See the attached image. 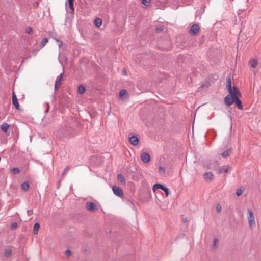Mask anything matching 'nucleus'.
Wrapping results in <instances>:
<instances>
[{
    "label": "nucleus",
    "instance_id": "obj_9",
    "mask_svg": "<svg viewBox=\"0 0 261 261\" xmlns=\"http://www.w3.org/2000/svg\"><path fill=\"white\" fill-rule=\"evenodd\" d=\"M141 159L142 161L145 163H148L150 160L149 154L146 152H144L141 154Z\"/></svg>",
    "mask_w": 261,
    "mask_h": 261
},
{
    "label": "nucleus",
    "instance_id": "obj_25",
    "mask_svg": "<svg viewBox=\"0 0 261 261\" xmlns=\"http://www.w3.org/2000/svg\"><path fill=\"white\" fill-rule=\"evenodd\" d=\"M117 178H118V180L121 184H125V178H124V176H123V175H122L121 174H119L118 175Z\"/></svg>",
    "mask_w": 261,
    "mask_h": 261
},
{
    "label": "nucleus",
    "instance_id": "obj_30",
    "mask_svg": "<svg viewBox=\"0 0 261 261\" xmlns=\"http://www.w3.org/2000/svg\"><path fill=\"white\" fill-rule=\"evenodd\" d=\"M70 168V167L69 166H67L64 170L63 171V172L61 174V178H63L64 176L66 174V172H68Z\"/></svg>",
    "mask_w": 261,
    "mask_h": 261
},
{
    "label": "nucleus",
    "instance_id": "obj_10",
    "mask_svg": "<svg viewBox=\"0 0 261 261\" xmlns=\"http://www.w3.org/2000/svg\"><path fill=\"white\" fill-rule=\"evenodd\" d=\"M204 178L207 181H212L214 179V175L211 172H206L203 175Z\"/></svg>",
    "mask_w": 261,
    "mask_h": 261
},
{
    "label": "nucleus",
    "instance_id": "obj_13",
    "mask_svg": "<svg viewBox=\"0 0 261 261\" xmlns=\"http://www.w3.org/2000/svg\"><path fill=\"white\" fill-rule=\"evenodd\" d=\"M229 169V167L228 165H225L220 167L218 169V173L221 174L222 173H227L228 172Z\"/></svg>",
    "mask_w": 261,
    "mask_h": 261
},
{
    "label": "nucleus",
    "instance_id": "obj_38",
    "mask_svg": "<svg viewBox=\"0 0 261 261\" xmlns=\"http://www.w3.org/2000/svg\"><path fill=\"white\" fill-rule=\"evenodd\" d=\"M17 227V224L16 222H13L11 224V228L12 229H14L15 228H16Z\"/></svg>",
    "mask_w": 261,
    "mask_h": 261
},
{
    "label": "nucleus",
    "instance_id": "obj_19",
    "mask_svg": "<svg viewBox=\"0 0 261 261\" xmlns=\"http://www.w3.org/2000/svg\"><path fill=\"white\" fill-rule=\"evenodd\" d=\"M40 228V224L39 223L36 222L34 225L33 231L35 234H37Z\"/></svg>",
    "mask_w": 261,
    "mask_h": 261
},
{
    "label": "nucleus",
    "instance_id": "obj_14",
    "mask_svg": "<svg viewBox=\"0 0 261 261\" xmlns=\"http://www.w3.org/2000/svg\"><path fill=\"white\" fill-rule=\"evenodd\" d=\"M235 98V99H234V103H235V105L236 106L238 107V108L240 110H242L243 109V105H242V102L240 100V99L239 98L238 96H236L234 97Z\"/></svg>",
    "mask_w": 261,
    "mask_h": 261
},
{
    "label": "nucleus",
    "instance_id": "obj_32",
    "mask_svg": "<svg viewBox=\"0 0 261 261\" xmlns=\"http://www.w3.org/2000/svg\"><path fill=\"white\" fill-rule=\"evenodd\" d=\"M12 251L10 249H6L5 251V255L6 257H9L11 254Z\"/></svg>",
    "mask_w": 261,
    "mask_h": 261
},
{
    "label": "nucleus",
    "instance_id": "obj_8",
    "mask_svg": "<svg viewBox=\"0 0 261 261\" xmlns=\"http://www.w3.org/2000/svg\"><path fill=\"white\" fill-rule=\"evenodd\" d=\"M12 103L15 108L17 110H19V105L17 100L16 95L15 94V92H13L12 93Z\"/></svg>",
    "mask_w": 261,
    "mask_h": 261
},
{
    "label": "nucleus",
    "instance_id": "obj_2",
    "mask_svg": "<svg viewBox=\"0 0 261 261\" xmlns=\"http://www.w3.org/2000/svg\"><path fill=\"white\" fill-rule=\"evenodd\" d=\"M72 129L70 127H68L67 126H64L62 127H61L58 130V134L57 135L59 137H65L72 132Z\"/></svg>",
    "mask_w": 261,
    "mask_h": 261
},
{
    "label": "nucleus",
    "instance_id": "obj_46",
    "mask_svg": "<svg viewBox=\"0 0 261 261\" xmlns=\"http://www.w3.org/2000/svg\"><path fill=\"white\" fill-rule=\"evenodd\" d=\"M124 74L125 75H127L126 71L125 70L124 71Z\"/></svg>",
    "mask_w": 261,
    "mask_h": 261
},
{
    "label": "nucleus",
    "instance_id": "obj_6",
    "mask_svg": "<svg viewBox=\"0 0 261 261\" xmlns=\"http://www.w3.org/2000/svg\"><path fill=\"white\" fill-rule=\"evenodd\" d=\"M112 190H113L114 193L116 195H117L120 197H122L123 196V192L121 188H119V187L114 186L113 187Z\"/></svg>",
    "mask_w": 261,
    "mask_h": 261
},
{
    "label": "nucleus",
    "instance_id": "obj_33",
    "mask_svg": "<svg viewBox=\"0 0 261 261\" xmlns=\"http://www.w3.org/2000/svg\"><path fill=\"white\" fill-rule=\"evenodd\" d=\"M151 2V0H142V4L146 6H148L150 5Z\"/></svg>",
    "mask_w": 261,
    "mask_h": 261
},
{
    "label": "nucleus",
    "instance_id": "obj_42",
    "mask_svg": "<svg viewBox=\"0 0 261 261\" xmlns=\"http://www.w3.org/2000/svg\"><path fill=\"white\" fill-rule=\"evenodd\" d=\"M46 105L47 109L45 110V113H47L49 111V104L48 103H46Z\"/></svg>",
    "mask_w": 261,
    "mask_h": 261
},
{
    "label": "nucleus",
    "instance_id": "obj_26",
    "mask_svg": "<svg viewBox=\"0 0 261 261\" xmlns=\"http://www.w3.org/2000/svg\"><path fill=\"white\" fill-rule=\"evenodd\" d=\"M85 92V88L83 85H80L78 87V92L80 94H83Z\"/></svg>",
    "mask_w": 261,
    "mask_h": 261
},
{
    "label": "nucleus",
    "instance_id": "obj_24",
    "mask_svg": "<svg viewBox=\"0 0 261 261\" xmlns=\"http://www.w3.org/2000/svg\"><path fill=\"white\" fill-rule=\"evenodd\" d=\"M9 127V125L7 123H4L2 124L1 126V128L2 130H3L4 132H6L7 130L8 129Z\"/></svg>",
    "mask_w": 261,
    "mask_h": 261
},
{
    "label": "nucleus",
    "instance_id": "obj_39",
    "mask_svg": "<svg viewBox=\"0 0 261 261\" xmlns=\"http://www.w3.org/2000/svg\"><path fill=\"white\" fill-rule=\"evenodd\" d=\"M65 254L67 256H70L72 254L71 250L67 249L65 251Z\"/></svg>",
    "mask_w": 261,
    "mask_h": 261
},
{
    "label": "nucleus",
    "instance_id": "obj_11",
    "mask_svg": "<svg viewBox=\"0 0 261 261\" xmlns=\"http://www.w3.org/2000/svg\"><path fill=\"white\" fill-rule=\"evenodd\" d=\"M229 93L233 96V95H237L240 96L241 93L238 88L236 86H233V88H231V92H228Z\"/></svg>",
    "mask_w": 261,
    "mask_h": 261
},
{
    "label": "nucleus",
    "instance_id": "obj_3",
    "mask_svg": "<svg viewBox=\"0 0 261 261\" xmlns=\"http://www.w3.org/2000/svg\"><path fill=\"white\" fill-rule=\"evenodd\" d=\"M236 96L237 95L232 96L230 94L226 95L224 98V102L226 105L228 107L230 106L233 103H234L235 99L234 97Z\"/></svg>",
    "mask_w": 261,
    "mask_h": 261
},
{
    "label": "nucleus",
    "instance_id": "obj_40",
    "mask_svg": "<svg viewBox=\"0 0 261 261\" xmlns=\"http://www.w3.org/2000/svg\"><path fill=\"white\" fill-rule=\"evenodd\" d=\"M33 31V30H32V28L30 27H27V29H26V32L30 34L31 33V32H32Z\"/></svg>",
    "mask_w": 261,
    "mask_h": 261
},
{
    "label": "nucleus",
    "instance_id": "obj_41",
    "mask_svg": "<svg viewBox=\"0 0 261 261\" xmlns=\"http://www.w3.org/2000/svg\"><path fill=\"white\" fill-rule=\"evenodd\" d=\"M159 172L160 173H165V169L163 167H160L159 168Z\"/></svg>",
    "mask_w": 261,
    "mask_h": 261
},
{
    "label": "nucleus",
    "instance_id": "obj_18",
    "mask_svg": "<svg viewBox=\"0 0 261 261\" xmlns=\"http://www.w3.org/2000/svg\"><path fill=\"white\" fill-rule=\"evenodd\" d=\"M257 61L256 59H251L249 62V64L252 68H255L257 65Z\"/></svg>",
    "mask_w": 261,
    "mask_h": 261
},
{
    "label": "nucleus",
    "instance_id": "obj_1",
    "mask_svg": "<svg viewBox=\"0 0 261 261\" xmlns=\"http://www.w3.org/2000/svg\"><path fill=\"white\" fill-rule=\"evenodd\" d=\"M248 221L250 229L252 230L256 227V223L253 212L251 208H248Z\"/></svg>",
    "mask_w": 261,
    "mask_h": 261
},
{
    "label": "nucleus",
    "instance_id": "obj_37",
    "mask_svg": "<svg viewBox=\"0 0 261 261\" xmlns=\"http://www.w3.org/2000/svg\"><path fill=\"white\" fill-rule=\"evenodd\" d=\"M163 30H164L163 27H157L156 28V31L158 32H161L163 31Z\"/></svg>",
    "mask_w": 261,
    "mask_h": 261
},
{
    "label": "nucleus",
    "instance_id": "obj_34",
    "mask_svg": "<svg viewBox=\"0 0 261 261\" xmlns=\"http://www.w3.org/2000/svg\"><path fill=\"white\" fill-rule=\"evenodd\" d=\"M222 208L220 204H218L216 205V211L218 213H220L221 211Z\"/></svg>",
    "mask_w": 261,
    "mask_h": 261
},
{
    "label": "nucleus",
    "instance_id": "obj_22",
    "mask_svg": "<svg viewBox=\"0 0 261 261\" xmlns=\"http://www.w3.org/2000/svg\"><path fill=\"white\" fill-rule=\"evenodd\" d=\"M29 188V184L28 182L25 181L21 185V189L24 191H27Z\"/></svg>",
    "mask_w": 261,
    "mask_h": 261
},
{
    "label": "nucleus",
    "instance_id": "obj_44",
    "mask_svg": "<svg viewBox=\"0 0 261 261\" xmlns=\"http://www.w3.org/2000/svg\"><path fill=\"white\" fill-rule=\"evenodd\" d=\"M182 221H183V222H186V221H187V219H186V218H184V219H182Z\"/></svg>",
    "mask_w": 261,
    "mask_h": 261
},
{
    "label": "nucleus",
    "instance_id": "obj_17",
    "mask_svg": "<svg viewBox=\"0 0 261 261\" xmlns=\"http://www.w3.org/2000/svg\"><path fill=\"white\" fill-rule=\"evenodd\" d=\"M245 190V188L244 187V186H241L240 187V188L237 189L236 190V195L237 196H240V195H241L244 192V191Z\"/></svg>",
    "mask_w": 261,
    "mask_h": 261
},
{
    "label": "nucleus",
    "instance_id": "obj_12",
    "mask_svg": "<svg viewBox=\"0 0 261 261\" xmlns=\"http://www.w3.org/2000/svg\"><path fill=\"white\" fill-rule=\"evenodd\" d=\"M130 143L133 145H137L139 143V138L136 136H133L129 139Z\"/></svg>",
    "mask_w": 261,
    "mask_h": 261
},
{
    "label": "nucleus",
    "instance_id": "obj_36",
    "mask_svg": "<svg viewBox=\"0 0 261 261\" xmlns=\"http://www.w3.org/2000/svg\"><path fill=\"white\" fill-rule=\"evenodd\" d=\"M162 190L165 192L166 196L167 197L169 194V189L165 187Z\"/></svg>",
    "mask_w": 261,
    "mask_h": 261
},
{
    "label": "nucleus",
    "instance_id": "obj_15",
    "mask_svg": "<svg viewBox=\"0 0 261 261\" xmlns=\"http://www.w3.org/2000/svg\"><path fill=\"white\" fill-rule=\"evenodd\" d=\"M226 88L228 92H231V80L230 76H228L226 79Z\"/></svg>",
    "mask_w": 261,
    "mask_h": 261
},
{
    "label": "nucleus",
    "instance_id": "obj_27",
    "mask_svg": "<svg viewBox=\"0 0 261 261\" xmlns=\"http://www.w3.org/2000/svg\"><path fill=\"white\" fill-rule=\"evenodd\" d=\"M20 172V170L19 168H13V169H12L11 170V172L13 174H18Z\"/></svg>",
    "mask_w": 261,
    "mask_h": 261
},
{
    "label": "nucleus",
    "instance_id": "obj_29",
    "mask_svg": "<svg viewBox=\"0 0 261 261\" xmlns=\"http://www.w3.org/2000/svg\"><path fill=\"white\" fill-rule=\"evenodd\" d=\"M219 242V240L217 238H215L213 241V248L215 249H217L218 247V243Z\"/></svg>",
    "mask_w": 261,
    "mask_h": 261
},
{
    "label": "nucleus",
    "instance_id": "obj_20",
    "mask_svg": "<svg viewBox=\"0 0 261 261\" xmlns=\"http://www.w3.org/2000/svg\"><path fill=\"white\" fill-rule=\"evenodd\" d=\"M94 24L97 27H100L102 25V20L99 18H97L94 20Z\"/></svg>",
    "mask_w": 261,
    "mask_h": 261
},
{
    "label": "nucleus",
    "instance_id": "obj_4",
    "mask_svg": "<svg viewBox=\"0 0 261 261\" xmlns=\"http://www.w3.org/2000/svg\"><path fill=\"white\" fill-rule=\"evenodd\" d=\"M200 27L199 24L195 23L191 26L189 31V33H190L191 35L194 36L198 33Z\"/></svg>",
    "mask_w": 261,
    "mask_h": 261
},
{
    "label": "nucleus",
    "instance_id": "obj_23",
    "mask_svg": "<svg viewBox=\"0 0 261 261\" xmlns=\"http://www.w3.org/2000/svg\"><path fill=\"white\" fill-rule=\"evenodd\" d=\"M165 187L163 186L162 185H161L160 184H156L153 186L152 190L153 191H155L156 189H158L163 190V189Z\"/></svg>",
    "mask_w": 261,
    "mask_h": 261
},
{
    "label": "nucleus",
    "instance_id": "obj_28",
    "mask_svg": "<svg viewBox=\"0 0 261 261\" xmlns=\"http://www.w3.org/2000/svg\"><path fill=\"white\" fill-rule=\"evenodd\" d=\"M48 42V39L47 38H43L41 42V48L44 47Z\"/></svg>",
    "mask_w": 261,
    "mask_h": 261
},
{
    "label": "nucleus",
    "instance_id": "obj_43",
    "mask_svg": "<svg viewBox=\"0 0 261 261\" xmlns=\"http://www.w3.org/2000/svg\"><path fill=\"white\" fill-rule=\"evenodd\" d=\"M204 86V85H201V86L199 87V88H198V91H200V90L203 88V87Z\"/></svg>",
    "mask_w": 261,
    "mask_h": 261
},
{
    "label": "nucleus",
    "instance_id": "obj_35",
    "mask_svg": "<svg viewBox=\"0 0 261 261\" xmlns=\"http://www.w3.org/2000/svg\"><path fill=\"white\" fill-rule=\"evenodd\" d=\"M55 40L58 43L59 47L60 48L63 45V42L58 39L55 38Z\"/></svg>",
    "mask_w": 261,
    "mask_h": 261
},
{
    "label": "nucleus",
    "instance_id": "obj_21",
    "mask_svg": "<svg viewBox=\"0 0 261 261\" xmlns=\"http://www.w3.org/2000/svg\"><path fill=\"white\" fill-rule=\"evenodd\" d=\"M69 4V7L70 8L71 13H73L74 11V8L73 6V0H68Z\"/></svg>",
    "mask_w": 261,
    "mask_h": 261
},
{
    "label": "nucleus",
    "instance_id": "obj_5",
    "mask_svg": "<svg viewBox=\"0 0 261 261\" xmlns=\"http://www.w3.org/2000/svg\"><path fill=\"white\" fill-rule=\"evenodd\" d=\"M85 206L87 210L91 212H95L97 210V206L94 202H88L86 203Z\"/></svg>",
    "mask_w": 261,
    "mask_h": 261
},
{
    "label": "nucleus",
    "instance_id": "obj_45",
    "mask_svg": "<svg viewBox=\"0 0 261 261\" xmlns=\"http://www.w3.org/2000/svg\"><path fill=\"white\" fill-rule=\"evenodd\" d=\"M60 182H61V180H59V181L58 182V186H60Z\"/></svg>",
    "mask_w": 261,
    "mask_h": 261
},
{
    "label": "nucleus",
    "instance_id": "obj_7",
    "mask_svg": "<svg viewBox=\"0 0 261 261\" xmlns=\"http://www.w3.org/2000/svg\"><path fill=\"white\" fill-rule=\"evenodd\" d=\"M63 73L60 74L56 79L55 84V91H58L59 87L61 85V81L62 79Z\"/></svg>",
    "mask_w": 261,
    "mask_h": 261
},
{
    "label": "nucleus",
    "instance_id": "obj_31",
    "mask_svg": "<svg viewBox=\"0 0 261 261\" xmlns=\"http://www.w3.org/2000/svg\"><path fill=\"white\" fill-rule=\"evenodd\" d=\"M127 94V91L126 90L123 89L120 91L119 96L120 97H122L124 95Z\"/></svg>",
    "mask_w": 261,
    "mask_h": 261
},
{
    "label": "nucleus",
    "instance_id": "obj_16",
    "mask_svg": "<svg viewBox=\"0 0 261 261\" xmlns=\"http://www.w3.org/2000/svg\"><path fill=\"white\" fill-rule=\"evenodd\" d=\"M232 152V148H230L222 153L221 156L223 158H227Z\"/></svg>",
    "mask_w": 261,
    "mask_h": 261
}]
</instances>
